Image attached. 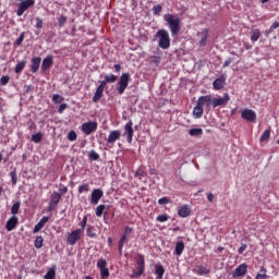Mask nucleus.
Segmentation results:
<instances>
[{"label": "nucleus", "instance_id": "obj_1", "mask_svg": "<svg viewBox=\"0 0 279 279\" xmlns=\"http://www.w3.org/2000/svg\"><path fill=\"white\" fill-rule=\"evenodd\" d=\"M163 21L167 23L170 32H171V36H178V34H180V23L181 20L178 15H173L171 13L165 14L163 15Z\"/></svg>", "mask_w": 279, "mask_h": 279}, {"label": "nucleus", "instance_id": "obj_2", "mask_svg": "<svg viewBox=\"0 0 279 279\" xmlns=\"http://www.w3.org/2000/svg\"><path fill=\"white\" fill-rule=\"evenodd\" d=\"M155 38L158 39V47L160 49H169L171 47V37L169 36V31L159 29L157 31Z\"/></svg>", "mask_w": 279, "mask_h": 279}, {"label": "nucleus", "instance_id": "obj_3", "mask_svg": "<svg viewBox=\"0 0 279 279\" xmlns=\"http://www.w3.org/2000/svg\"><path fill=\"white\" fill-rule=\"evenodd\" d=\"M135 262L138 270H133L131 278H141L145 274V256L137 254Z\"/></svg>", "mask_w": 279, "mask_h": 279}, {"label": "nucleus", "instance_id": "obj_4", "mask_svg": "<svg viewBox=\"0 0 279 279\" xmlns=\"http://www.w3.org/2000/svg\"><path fill=\"white\" fill-rule=\"evenodd\" d=\"M129 84H130V73H122L119 81L117 82V85H116L118 95H123V93H125V88H128Z\"/></svg>", "mask_w": 279, "mask_h": 279}, {"label": "nucleus", "instance_id": "obj_5", "mask_svg": "<svg viewBox=\"0 0 279 279\" xmlns=\"http://www.w3.org/2000/svg\"><path fill=\"white\" fill-rule=\"evenodd\" d=\"M16 16H21L25 14L29 8H34L36 5V0H19Z\"/></svg>", "mask_w": 279, "mask_h": 279}, {"label": "nucleus", "instance_id": "obj_6", "mask_svg": "<svg viewBox=\"0 0 279 279\" xmlns=\"http://www.w3.org/2000/svg\"><path fill=\"white\" fill-rule=\"evenodd\" d=\"M82 230H73L71 233L66 236V243L68 245H75L80 239H82Z\"/></svg>", "mask_w": 279, "mask_h": 279}, {"label": "nucleus", "instance_id": "obj_7", "mask_svg": "<svg viewBox=\"0 0 279 279\" xmlns=\"http://www.w3.org/2000/svg\"><path fill=\"white\" fill-rule=\"evenodd\" d=\"M97 131V122L96 121H89L82 124V132L86 134V136H90L92 132Z\"/></svg>", "mask_w": 279, "mask_h": 279}, {"label": "nucleus", "instance_id": "obj_8", "mask_svg": "<svg viewBox=\"0 0 279 279\" xmlns=\"http://www.w3.org/2000/svg\"><path fill=\"white\" fill-rule=\"evenodd\" d=\"M241 117L244 119V121H248L250 123H256V111L252 109L242 110Z\"/></svg>", "mask_w": 279, "mask_h": 279}, {"label": "nucleus", "instance_id": "obj_9", "mask_svg": "<svg viewBox=\"0 0 279 279\" xmlns=\"http://www.w3.org/2000/svg\"><path fill=\"white\" fill-rule=\"evenodd\" d=\"M101 197H104V191H101L100 189L93 190L92 197H90V204L93 206H97V204H99V201L101 199Z\"/></svg>", "mask_w": 279, "mask_h": 279}, {"label": "nucleus", "instance_id": "obj_10", "mask_svg": "<svg viewBox=\"0 0 279 279\" xmlns=\"http://www.w3.org/2000/svg\"><path fill=\"white\" fill-rule=\"evenodd\" d=\"M228 101H230V95H228L226 93V94H223L222 98H213L211 106H213V108H218V106H226V104H228Z\"/></svg>", "mask_w": 279, "mask_h": 279}, {"label": "nucleus", "instance_id": "obj_11", "mask_svg": "<svg viewBox=\"0 0 279 279\" xmlns=\"http://www.w3.org/2000/svg\"><path fill=\"white\" fill-rule=\"evenodd\" d=\"M132 120L124 125V134L126 135L128 143H132V138H134V129L132 128Z\"/></svg>", "mask_w": 279, "mask_h": 279}, {"label": "nucleus", "instance_id": "obj_12", "mask_svg": "<svg viewBox=\"0 0 279 279\" xmlns=\"http://www.w3.org/2000/svg\"><path fill=\"white\" fill-rule=\"evenodd\" d=\"M197 105L203 108H204V106H206V108H210V106H213V96L205 95V96L198 97Z\"/></svg>", "mask_w": 279, "mask_h": 279}, {"label": "nucleus", "instance_id": "obj_13", "mask_svg": "<svg viewBox=\"0 0 279 279\" xmlns=\"http://www.w3.org/2000/svg\"><path fill=\"white\" fill-rule=\"evenodd\" d=\"M120 140H121V131L114 130L109 132L107 143L109 145H114V143H117V141H120Z\"/></svg>", "mask_w": 279, "mask_h": 279}, {"label": "nucleus", "instance_id": "obj_14", "mask_svg": "<svg viewBox=\"0 0 279 279\" xmlns=\"http://www.w3.org/2000/svg\"><path fill=\"white\" fill-rule=\"evenodd\" d=\"M247 274V264H241L233 271V278H241Z\"/></svg>", "mask_w": 279, "mask_h": 279}, {"label": "nucleus", "instance_id": "obj_15", "mask_svg": "<svg viewBox=\"0 0 279 279\" xmlns=\"http://www.w3.org/2000/svg\"><path fill=\"white\" fill-rule=\"evenodd\" d=\"M51 64H53V57L52 56H47L43 60L40 72L46 73L51 68Z\"/></svg>", "mask_w": 279, "mask_h": 279}, {"label": "nucleus", "instance_id": "obj_16", "mask_svg": "<svg viewBox=\"0 0 279 279\" xmlns=\"http://www.w3.org/2000/svg\"><path fill=\"white\" fill-rule=\"evenodd\" d=\"M16 226H19V217L16 216H12L5 223L8 232H12V230H15Z\"/></svg>", "mask_w": 279, "mask_h": 279}, {"label": "nucleus", "instance_id": "obj_17", "mask_svg": "<svg viewBox=\"0 0 279 279\" xmlns=\"http://www.w3.org/2000/svg\"><path fill=\"white\" fill-rule=\"evenodd\" d=\"M43 59L40 57H34L31 60V71L32 73H38V70L40 69V62Z\"/></svg>", "mask_w": 279, "mask_h": 279}, {"label": "nucleus", "instance_id": "obj_18", "mask_svg": "<svg viewBox=\"0 0 279 279\" xmlns=\"http://www.w3.org/2000/svg\"><path fill=\"white\" fill-rule=\"evenodd\" d=\"M214 90H221L223 86H226V77L221 75L220 77L216 78L213 83Z\"/></svg>", "mask_w": 279, "mask_h": 279}, {"label": "nucleus", "instance_id": "obj_19", "mask_svg": "<svg viewBox=\"0 0 279 279\" xmlns=\"http://www.w3.org/2000/svg\"><path fill=\"white\" fill-rule=\"evenodd\" d=\"M189 135L192 136V138H202V136H204V129L202 128L190 129Z\"/></svg>", "mask_w": 279, "mask_h": 279}, {"label": "nucleus", "instance_id": "obj_20", "mask_svg": "<svg viewBox=\"0 0 279 279\" xmlns=\"http://www.w3.org/2000/svg\"><path fill=\"white\" fill-rule=\"evenodd\" d=\"M193 272L197 274V276H208V274H210V269L206 268V266L198 265L193 269Z\"/></svg>", "mask_w": 279, "mask_h": 279}, {"label": "nucleus", "instance_id": "obj_21", "mask_svg": "<svg viewBox=\"0 0 279 279\" xmlns=\"http://www.w3.org/2000/svg\"><path fill=\"white\" fill-rule=\"evenodd\" d=\"M192 114L194 119H202V117H204V107H201V105L197 102L193 109Z\"/></svg>", "mask_w": 279, "mask_h": 279}, {"label": "nucleus", "instance_id": "obj_22", "mask_svg": "<svg viewBox=\"0 0 279 279\" xmlns=\"http://www.w3.org/2000/svg\"><path fill=\"white\" fill-rule=\"evenodd\" d=\"M60 199H62V194L58 193V192H53L50 195V204H53L54 206H58V204H60Z\"/></svg>", "mask_w": 279, "mask_h": 279}, {"label": "nucleus", "instance_id": "obj_23", "mask_svg": "<svg viewBox=\"0 0 279 279\" xmlns=\"http://www.w3.org/2000/svg\"><path fill=\"white\" fill-rule=\"evenodd\" d=\"M179 217L186 218L191 215V208L187 207V205H184L178 210Z\"/></svg>", "mask_w": 279, "mask_h": 279}, {"label": "nucleus", "instance_id": "obj_24", "mask_svg": "<svg viewBox=\"0 0 279 279\" xmlns=\"http://www.w3.org/2000/svg\"><path fill=\"white\" fill-rule=\"evenodd\" d=\"M101 97H104V87L98 86L96 88V93L93 97L94 104H97V101H99V99H101Z\"/></svg>", "mask_w": 279, "mask_h": 279}, {"label": "nucleus", "instance_id": "obj_25", "mask_svg": "<svg viewBox=\"0 0 279 279\" xmlns=\"http://www.w3.org/2000/svg\"><path fill=\"white\" fill-rule=\"evenodd\" d=\"M208 40V29H203L201 32V40H199V46L201 47H206V41Z\"/></svg>", "mask_w": 279, "mask_h": 279}, {"label": "nucleus", "instance_id": "obj_26", "mask_svg": "<svg viewBox=\"0 0 279 279\" xmlns=\"http://www.w3.org/2000/svg\"><path fill=\"white\" fill-rule=\"evenodd\" d=\"M184 252V242H177L175 248H174V255L175 256H182V253Z\"/></svg>", "mask_w": 279, "mask_h": 279}, {"label": "nucleus", "instance_id": "obj_27", "mask_svg": "<svg viewBox=\"0 0 279 279\" xmlns=\"http://www.w3.org/2000/svg\"><path fill=\"white\" fill-rule=\"evenodd\" d=\"M260 38V31L258 28H253L251 31V41L256 43Z\"/></svg>", "mask_w": 279, "mask_h": 279}, {"label": "nucleus", "instance_id": "obj_28", "mask_svg": "<svg viewBox=\"0 0 279 279\" xmlns=\"http://www.w3.org/2000/svg\"><path fill=\"white\" fill-rule=\"evenodd\" d=\"M155 275L157 276L156 279H162V276H165V266L162 265L156 266Z\"/></svg>", "mask_w": 279, "mask_h": 279}, {"label": "nucleus", "instance_id": "obj_29", "mask_svg": "<svg viewBox=\"0 0 279 279\" xmlns=\"http://www.w3.org/2000/svg\"><path fill=\"white\" fill-rule=\"evenodd\" d=\"M270 136H271V130H270V129H267V130H265V131L263 132V134H262L259 141H260L262 143H267V141H269Z\"/></svg>", "mask_w": 279, "mask_h": 279}, {"label": "nucleus", "instance_id": "obj_30", "mask_svg": "<svg viewBox=\"0 0 279 279\" xmlns=\"http://www.w3.org/2000/svg\"><path fill=\"white\" fill-rule=\"evenodd\" d=\"M19 210H21V202H16L12 205L11 214L13 215V217H16V215H19Z\"/></svg>", "mask_w": 279, "mask_h": 279}, {"label": "nucleus", "instance_id": "obj_31", "mask_svg": "<svg viewBox=\"0 0 279 279\" xmlns=\"http://www.w3.org/2000/svg\"><path fill=\"white\" fill-rule=\"evenodd\" d=\"M125 241H128V238H125V235H122L120 238V241H119V244H118V250H119L120 256L123 254V246L125 245Z\"/></svg>", "mask_w": 279, "mask_h": 279}, {"label": "nucleus", "instance_id": "obj_32", "mask_svg": "<svg viewBox=\"0 0 279 279\" xmlns=\"http://www.w3.org/2000/svg\"><path fill=\"white\" fill-rule=\"evenodd\" d=\"M43 243H45L43 235H38L34 241V246L36 247V250H40V247H43Z\"/></svg>", "mask_w": 279, "mask_h": 279}, {"label": "nucleus", "instance_id": "obj_33", "mask_svg": "<svg viewBox=\"0 0 279 279\" xmlns=\"http://www.w3.org/2000/svg\"><path fill=\"white\" fill-rule=\"evenodd\" d=\"M45 279H56V268H49L47 274L44 276Z\"/></svg>", "mask_w": 279, "mask_h": 279}, {"label": "nucleus", "instance_id": "obj_34", "mask_svg": "<svg viewBox=\"0 0 279 279\" xmlns=\"http://www.w3.org/2000/svg\"><path fill=\"white\" fill-rule=\"evenodd\" d=\"M26 64H27V61H20L15 65V73H21L23 71V69H25Z\"/></svg>", "mask_w": 279, "mask_h": 279}, {"label": "nucleus", "instance_id": "obj_35", "mask_svg": "<svg viewBox=\"0 0 279 279\" xmlns=\"http://www.w3.org/2000/svg\"><path fill=\"white\" fill-rule=\"evenodd\" d=\"M105 80H106L107 84H114V82H117V75L107 74V75H105Z\"/></svg>", "mask_w": 279, "mask_h": 279}, {"label": "nucleus", "instance_id": "obj_36", "mask_svg": "<svg viewBox=\"0 0 279 279\" xmlns=\"http://www.w3.org/2000/svg\"><path fill=\"white\" fill-rule=\"evenodd\" d=\"M108 265V262L105 259V258H100L98 259L97 262V268L100 270V269H106Z\"/></svg>", "mask_w": 279, "mask_h": 279}, {"label": "nucleus", "instance_id": "obj_37", "mask_svg": "<svg viewBox=\"0 0 279 279\" xmlns=\"http://www.w3.org/2000/svg\"><path fill=\"white\" fill-rule=\"evenodd\" d=\"M100 278L101 279L110 278V270L108 268H100Z\"/></svg>", "mask_w": 279, "mask_h": 279}, {"label": "nucleus", "instance_id": "obj_38", "mask_svg": "<svg viewBox=\"0 0 279 279\" xmlns=\"http://www.w3.org/2000/svg\"><path fill=\"white\" fill-rule=\"evenodd\" d=\"M160 12H162V5L157 4L153 7L154 16H160Z\"/></svg>", "mask_w": 279, "mask_h": 279}, {"label": "nucleus", "instance_id": "obj_39", "mask_svg": "<svg viewBox=\"0 0 279 279\" xmlns=\"http://www.w3.org/2000/svg\"><path fill=\"white\" fill-rule=\"evenodd\" d=\"M255 279H267V269L262 268L259 274L256 275Z\"/></svg>", "mask_w": 279, "mask_h": 279}, {"label": "nucleus", "instance_id": "obj_40", "mask_svg": "<svg viewBox=\"0 0 279 279\" xmlns=\"http://www.w3.org/2000/svg\"><path fill=\"white\" fill-rule=\"evenodd\" d=\"M33 143H40L43 141V133L38 132L32 135Z\"/></svg>", "mask_w": 279, "mask_h": 279}, {"label": "nucleus", "instance_id": "obj_41", "mask_svg": "<svg viewBox=\"0 0 279 279\" xmlns=\"http://www.w3.org/2000/svg\"><path fill=\"white\" fill-rule=\"evenodd\" d=\"M10 177H11L12 185L15 186L16 182H19V179L16 177V169H13L10 172Z\"/></svg>", "mask_w": 279, "mask_h": 279}, {"label": "nucleus", "instance_id": "obj_42", "mask_svg": "<svg viewBox=\"0 0 279 279\" xmlns=\"http://www.w3.org/2000/svg\"><path fill=\"white\" fill-rule=\"evenodd\" d=\"M104 210H106V205H98L96 207V217H101V215H104Z\"/></svg>", "mask_w": 279, "mask_h": 279}, {"label": "nucleus", "instance_id": "obj_43", "mask_svg": "<svg viewBox=\"0 0 279 279\" xmlns=\"http://www.w3.org/2000/svg\"><path fill=\"white\" fill-rule=\"evenodd\" d=\"M86 234L89 236V239H95V236H97V233H95L92 226L87 227Z\"/></svg>", "mask_w": 279, "mask_h": 279}, {"label": "nucleus", "instance_id": "obj_44", "mask_svg": "<svg viewBox=\"0 0 279 279\" xmlns=\"http://www.w3.org/2000/svg\"><path fill=\"white\" fill-rule=\"evenodd\" d=\"M145 175H147V172L141 168L135 172V178H138V180H143Z\"/></svg>", "mask_w": 279, "mask_h": 279}, {"label": "nucleus", "instance_id": "obj_45", "mask_svg": "<svg viewBox=\"0 0 279 279\" xmlns=\"http://www.w3.org/2000/svg\"><path fill=\"white\" fill-rule=\"evenodd\" d=\"M88 158H89V160L97 161V160H99V155L97 154V151L90 150L88 154Z\"/></svg>", "mask_w": 279, "mask_h": 279}, {"label": "nucleus", "instance_id": "obj_46", "mask_svg": "<svg viewBox=\"0 0 279 279\" xmlns=\"http://www.w3.org/2000/svg\"><path fill=\"white\" fill-rule=\"evenodd\" d=\"M59 27H64L66 25V15H60L58 19Z\"/></svg>", "mask_w": 279, "mask_h": 279}, {"label": "nucleus", "instance_id": "obj_47", "mask_svg": "<svg viewBox=\"0 0 279 279\" xmlns=\"http://www.w3.org/2000/svg\"><path fill=\"white\" fill-rule=\"evenodd\" d=\"M9 83H10V76L3 75L0 78V86H8Z\"/></svg>", "mask_w": 279, "mask_h": 279}, {"label": "nucleus", "instance_id": "obj_48", "mask_svg": "<svg viewBox=\"0 0 279 279\" xmlns=\"http://www.w3.org/2000/svg\"><path fill=\"white\" fill-rule=\"evenodd\" d=\"M24 40H25V32L21 33L20 37L15 40V45L17 47H21Z\"/></svg>", "mask_w": 279, "mask_h": 279}, {"label": "nucleus", "instance_id": "obj_49", "mask_svg": "<svg viewBox=\"0 0 279 279\" xmlns=\"http://www.w3.org/2000/svg\"><path fill=\"white\" fill-rule=\"evenodd\" d=\"M68 140L73 142V141H77V133H75V131H70L68 133Z\"/></svg>", "mask_w": 279, "mask_h": 279}, {"label": "nucleus", "instance_id": "obj_50", "mask_svg": "<svg viewBox=\"0 0 279 279\" xmlns=\"http://www.w3.org/2000/svg\"><path fill=\"white\" fill-rule=\"evenodd\" d=\"M157 221H159V223H165V221H169V216L166 214L159 215L157 216Z\"/></svg>", "mask_w": 279, "mask_h": 279}, {"label": "nucleus", "instance_id": "obj_51", "mask_svg": "<svg viewBox=\"0 0 279 279\" xmlns=\"http://www.w3.org/2000/svg\"><path fill=\"white\" fill-rule=\"evenodd\" d=\"M158 204L159 206H165L167 204H171V199H169L168 197H161L158 199Z\"/></svg>", "mask_w": 279, "mask_h": 279}, {"label": "nucleus", "instance_id": "obj_52", "mask_svg": "<svg viewBox=\"0 0 279 279\" xmlns=\"http://www.w3.org/2000/svg\"><path fill=\"white\" fill-rule=\"evenodd\" d=\"M86 223H88V217L84 216L82 222H81V228L76 230H82V233H84V229L86 228Z\"/></svg>", "mask_w": 279, "mask_h": 279}, {"label": "nucleus", "instance_id": "obj_53", "mask_svg": "<svg viewBox=\"0 0 279 279\" xmlns=\"http://www.w3.org/2000/svg\"><path fill=\"white\" fill-rule=\"evenodd\" d=\"M52 101L54 104H62V101H64V98H62L60 95L58 94H54L53 97H52Z\"/></svg>", "mask_w": 279, "mask_h": 279}, {"label": "nucleus", "instance_id": "obj_54", "mask_svg": "<svg viewBox=\"0 0 279 279\" xmlns=\"http://www.w3.org/2000/svg\"><path fill=\"white\" fill-rule=\"evenodd\" d=\"M88 191H89V187L87 183L78 186V193H88Z\"/></svg>", "mask_w": 279, "mask_h": 279}, {"label": "nucleus", "instance_id": "obj_55", "mask_svg": "<svg viewBox=\"0 0 279 279\" xmlns=\"http://www.w3.org/2000/svg\"><path fill=\"white\" fill-rule=\"evenodd\" d=\"M133 231L134 229L132 227H125L122 236H125L128 239V236H130V234H132Z\"/></svg>", "mask_w": 279, "mask_h": 279}, {"label": "nucleus", "instance_id": "obj_56", "mask_svg": "<svg viewBox=\"0 0 279 279\" xmlns=\"http://www.w3.org/2000/svg\"><path fill=\"white\" fill-rule=\"evenodd\" d=\"M35 21H36V29H43V19L40 17H35Z\"/></svg>", "mask_w": 279, "mask_h": 279}, {"label": "nucleus", "instance_id": "obj_57", "mask_svg": "<svg viewBox=\"0 0 279 279\" xmlns=\"http://www.w3.org/2000/svg\"><path fill=\"white\" fill-rule=\"evenodd\" d=\"M66 108H68L66 104H61L58 109L59 114H62V112H64Z\"/></svg>", "mask_w": 279, "mask_h": 279}, {"label": "nucleus", "instance_id": "obj_58", "mask_svg": "<svg viewBox=\"0 0 279 279\" xmlns=\"http://www.w3.org/2000/svg\"><path fill=\"white\" fill-rule=\"evenodd\" d=\"M232 62H234V59H233V58H228V59L225 61L222 68H223V69L228 68V65H229V64H232Z\"/></svg>", "mask_w": 279, "mask_h": 279}, {"label": "nucleus", "instance_id": "obj_59", "mask_svg": "<svg viewBox=\"0 0 279 279\" xmlns=\"http://www.w3.org/2000/svg\"><path fill=\"white\" fill-rule=\"evenodd\" d=\"M245 250H247V244H242L238 250V254H243Z\"/></svg>", "mask_w": 279, "mask_h": 279}, {"label": "nucleus", "instance_id": "obj_60", "mask_svg": "<svg viewBox=\"0 0 279 279\" xmlns=\"http://www.w3.org/2000/svg\"><path fill=\"white\" fill-rule=\"evenodd\" d=\"M151 64H156V66H158V64H160V57H154L151 60Z\"/></svg>", "mask_w": 279, "mask_h": 279}, {"label": "nucleus", "instance_id": "obj_61", "mask_svg": "<svg viewBox=\"0 0 279 279\" xmlns=\"http://www.w3.org/2000/svg\"><path fill=\"white\" fill-rule=\"evenodd\" d=\"M279 27V22H275L270 27H269V32H274V29H278Z\"/></svg>", "mask_w": 279, "mask_h": 279}, {"label": "nucleus", "instance_id": "obj_62", "mask_svg": "<svg viewBox=\"0 0 279 279\" xmlns=\"http://www.w3.org/2000/svg\"><path fill=\"white\" fill-rule=\"evenodd\" d=\"M41 229H43V227H40V225L37 223V225L34 227V230H33L34 234H36V232H40Z\"/></svg>", "mask_w": 279, "mask_h": 279}, {"label": "nucleus", "instance_id": "obj_63", "mask_svg": "<svg viewBox=\"0 0 279 279\" xmlns=\"http://www.w3.org/2000/svg\"><path fill=\"white\" fill-rule=\"evenodd\" d=\"M56 206L57 205H53L51 203L48 204V213H52V210H56Z\"/></svg>", "mask_w": 279, "mask_h": 279}, {"label": "nucleus", "instance_id": "obj_64", "mask_svg": "<svg viewBox=\"0 0 279 279\" xmlns=\"http://www.w3.org/2000/svg\"><path fill=\"white\" fill-rule=\"evenodd\" d=\"M47 221H49V216H44V217L39 220V222H41L44 226H45V223H47Z\"/></svg>", "mask_w": 279, "mask_h": 279}]
</instances>
